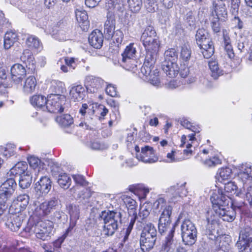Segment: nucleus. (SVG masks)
<instances>
[{
  "label": "nucleus",
  "mask_w": 252,
  "mask_h": 252,
  "mask_svg": "<svg viewBox=\"0 0 252 252\" xmlns=\"http://www.w3.org/2000/svg\"><path fill=\"white\" fill-rule=\"evenodd\" d=\"M185 20L189 29L192 30L195 28V19L192 11H189L186 14Z\"/></svg>",
  "instance_id": "nucleus-53"
},
{
  "label": "nucleus",
  "mask_w": 252,
  "mask_h": 252,
  "mask_svg": "<svg viewBox=\"0 0 252 252\" xmlns=\"http://www.w3.org/2000/svg\"><path fill=\"white\" fill-rule=\"evenodd\" d=\"M238 178L244 183L252 180V167L249 164L243 165L238 173Z\"/></svg>",
  "instance_id": "nucleus-29"
},
{
  "label": "nucleus",
  "mask_w": 252,
  "mask_h": 252,
  "mask_svg": "<svg viewBox=\"0 0 252 252\" xmlns=\"http://www.w3.org/2000/svg\"><path fill=\"white\" fill-rule=\"evenodd\" d=\"M154 63L151 62H144L143 66L141 68V73L145 76V79L147 80L151 84L155 86H158L160 84V80L158 78V69H154Z\"/></svg>",
  "instance_id": "nucleus-11"
},
{
  "label": "nucleus",
  "mask_w": 252,
  "mask_h": 252,
  "mask_svg": "<svg viewBox=\"0 0 252 252\" xmlns=\"http://www.w3.org/2000/svg\"><path fill=\"white\" fill-rule=\"evenodd\" d=\"M28 171V164L26 162L21 161L16 163L12 168L10 169L7 174L12 177L17 176H21L22 175L26 174Z\"/></svg>",
  "instance_id": "nucleus-28"
},
{
  "label": "nucleus",
  "mask_w": 252,
  "mask_h": 252,
  "mask_svg": "<svg viewBox=\"0 0 252 252\" xmlns=\"http://www.w3.org/2000/svg\"><path fill=\"white\" fill-rule=\"evenodd\" d=\"M5 225L12 231H18L22 225L23 217L17 214H8L3 218Z\"/></svg>",
  "instance_id": "nucleus-16"
},
{
  "label": "nucleus",
  "mask_w": 252,
  "mask_h": 252,
  "mask_svg": "<svg viewBox=\"0 0 252 252\" xmlns=\"http://www.w3.org/2000/svg\"><path fill=\"white\" fill-rule=\"evenodd\" d=\"M70 215V220L75 222L79 218L80 209L78 206L69 204L67 207Z\"/></svg>",
  "instance_id": "nucleus-43"
},
{
  "label": "nucleus",
  "mask_w": 252,
  "mask_h": 252,
  "mask_svg": "<svg viewBox=\"0 0 252 252\" xmlns=\"http://www.w3.org/2000/svg\"><path fill=\"white\" fill-rule=\"evenodd\" d=\"M116 20L114 15L109 14L104 26V34L105 38L110 40L113 37L112 34L115 32Z\"/></svg>",
  "instance_id": "nucleus-22"
},
{
  "label": "nucleus",
  "mask_w": 252,
  "mask_h": 252,
  "mask_svg": "<svg viewBox=\"0 0 252 252\" xmlns=\"http://www.w3.org/2000/svg\"><path fill=\"white\" fill-rule=\"evenodd\" d=\"M146 51L145 62L155 63L159 48V42L158 40L148 43L147 45L143 44Z\"/></svg>",
  "instance_id": "nucleus-18"
},
{
  "label": "nucleus",
  "mask_w": 252,
  "mask_h": 252,
  "mask_svg": "<svg viewBox=\"0 0 252 252\" xmlns=\"http://www.w3.org/2000/svg\"><path fill=\"white\" fill-rule=\"evenodd\" d=\"M58 203V199L55 197L44 201L39 205V208H37L35 209L34 214L39 218L47 215L55 209Z\"/></svg>",
  "instance_id": "nucleus-17"
},
{
  "label": "nucleus",
  "mask_w": 252,
  "mask_h": 252,
  "mask_svg": "<svg viewBox=\"0 0 252 252\" xmlns=\"http://www.w3.org/2000/svg\"><path fill=\"white\" fill-rule=\"evenodd\" d=\"M129 8L133 13H137L142 5V0H128Z\"/></svg>",
  "instance_id": "nucleus-51"
},
{
  "label": "nucleus",
  "mask_w": 252,
  "mask_h": 252,
  "mask_svg": "<svg viewBox=\"0 0 252 252\" xmlns=\"http://www.w3.org/2000/svg\"><path fill=\"white\" fill-rule=\"evenodd\" d=\"M107 83L101 78L92 75L87 76L85 80V85L88 93H95L104 87Z\"/></svg>",
  "instance_id": "nucleus-12"
},
{
  "label": "nucleus",
  "mask_w": 252,
  "mask_h": 252,
  "mask_svg": "<svg viewBox=\"0 0 252 252\" xmlns=\"http://www.w3.org/2000/svg\"><path fill=\"white\" fill-rule=\"evenodd\" d=\"M220 6L216 1H214L210 20L212 29L215 33H219L220 31Z\"/></svg>",
  "instance_id": "nucleus-15"
},
{
  "label": "nucleus",
  "mask_w": 252,
  "mask_h": 252,
  "mask_svg": "<svg viewBox=\"0 0 252 252\" xmlns=\"http://www.w3.org/2000/svg\"><path fill=\"white\" fill-rule=\"evenodd\" d=\"M50 90L55 93L54 94L61 96L60 94L63 93L65 90L64 84L63 82L59 80H52L51 82Z\"/></svg>",
  "instance_id": "nucleus-40"
},
{
  "label": "nucleus",
  "mask_w": 252,
  "mask_h": 252,
  "mask_svg": "<svg viewBox=\"0 0 252 252\" xmlns=\"http://www.w3.org/2000/svg\"><path fill=\"white\" fill-rule=\"evenodd\" d=\"M181 219V216L173 224H172L171 219L158 220V231L161 235L165 234L162 240L160 252H172L178 244V240L175 237V227Z\"/></svg>",
  "instance_id": "nucleus-1"
},
{
  "label": "nucleus",
  "mask_w": 252,
  "mask_h": 252,
  "mask_svg": "<svg viewBox=\"0 0 252 252\" xmlns=\"http://www.w3.org/2000/svg\"><path fill=\"white\" fill-rule=\"evenodd\" d=\"M192 52L189 45H184L181 47L180 59L182 63H188L191 58Z\"/></svg>",
  "instance_id": "nucleus-37"
},
{
  "label": "nucleus",
  "mask_w": 252,
  "mask_h": 252,
  "mask_svg": "<svg viewBox=\"0 0 252 252\" xmlns=\"http://www.w3.org/2000/svg\"><path fill=\"white\" fill-rule=\"evenodd\" d=\"M180 76L182 78L187 77L189 73V69L188 67V63H183L181 64V67H179V72Z\"/></svg>",
  "instance_id": "nucleus-62"
},
{
  "label": "nucleus",
  "mask_w": 252,
  "mask_h": 252,
  "mask_svg": "<svg viewBox=\"0 0 252 252\" xmlns=\"http://www.w3.org/2000/svg\"><path fill=\"white\" fill-rule=\"evenodd\" d=\"M137 51L136 48L134 47L133 43H130L127 46L124 52L122 54V57L136 58Z\"/></svg>",
  "instance_id": "nucleus-48"
},
{
  "label": "nucleus",
  "mask_w": 252,
  "mask_h": 252,
  "mask_svg": "<svg viewBox=\"0 0 252 252\" xmlns=\"http://www.w3.org/2000/svg\"><path fill=\"white\" fill-rule=\"evenodd\" d=\"M29 200L30 197L28 194H22L18 195L16 197L15 196L12 201L21 207L20 211H21L26 209L29 204Z\"/></svg>",
  "instance_id": "nucleus-38"
},
{
  "label": "nucleus",
  "mask_w": 252,
  "mask_h": 252,
  "mask_svg": "<svg viewBox=\"0 0 252 252\" xmlns=\"http://www.w3.org/2000/svg\"><path fill=\"white\" fill-rule=\"evenodd\" d=\"M53 221L48 220H38L32 224L29 232L34 233L37 238L45 241L53 235Z\"/></svg>",
  "instance_id": "nucleus-8"
},
{
  "label": "nucleus",
  "mask_w": 252,
  "mask_h": 252,
  "mask_svg": "<svg viewBox=\"0 0 252 252\" xmlns=\"http://www.w3.org/2000/svg\"><path fill=\"white\" fill-rule=\"evenodd\" d=\"M71 180L66 173L60 174L58 176V183L64 189H68L71 185Z\"/></svg>",
  "instance_id": "nucleus-44"
},
{
  "label": "nucleus",
  "mask_w": 252,
  "mask_h": 252,
  "mask_svg": "<svg viewBox=\"0 0 252 252\" xmlns=\"http://www.w3.org/2000/svg\"><path fill=\"white\" fill-rule=\"evenodd\" d=\"M157 239V230L152 223L146 224L141 233L140 245L143 252H148L152 249Z\"/></svg>",
  "instance_id": "nucleus-6"
},
{
  "label": "nucleus",
  "mask_w": 252,
  "mask_h": 252,
  "mask_svg": "<svg viewBox=\"0 0 252 252\" xmlns=\"http://www.w3.org/2000/svg\"><path fill=\"white\" fill-rule=\"evenodd\" d=\"M18 40L17 34L11 31L7 32L4 37V48L10 49Z\"/></svg>",
  "instance_id": "nucleus-35"
},
{
  "label": "nucleus",
  "mask_w": 252,
  "mask_h": 252,
  "mask_svg": "<svg viewBox=\"0 0 252 252\" xmlns=\"http://www.w3.org/2000/svg\"><path fill=\"white\" fill-rule=\"evenodd\" d=\"M32 182V176L30 172H27L26 174L22 175L19 178V187L23 189H27L31 185Z\"/></svg>",
  "instance_id": "nucleus-39"
},
{
  "label": "nucleus",
  "mask_w": 252,
  "mask_h": 252,
  "mask_svg": "<svg viewBox=\"0 0 252 252\" xmlns=\"http://www.w3.org/2000/svg\"><path fill=\"white\" fill-rule=\"evenodd\" d=\"M221 251L228 252L230 250V243H231V238L229 235L221 234Z\"/></svg>",
  "instance_id": "nucleus-50"
},
{
  "label": "nucleus",
  "mask_w": 252,
  "mask_h": 252,
  "mask_svg": "<svg viewBox=\"0 0 252 252\" xmlns=\"http://www.w3.org/2000/svg\"><path fill=\"white\" fill-rule=\"evenodd\" d=\"M178 59V54L174 48L167 50L164 53V60L163 62L177 63Z\"/></svg>",
  "instance_id": "nucleus-41"
},
{
  "label": "nucleus",
  "mask_w": 252,
  "mask_h": 252,
  "mask_svg": "<svg viewBox=\"0 0 252 252\" xmlns=\"http://www.w3.org/2000/svg\"><path fill=\"white\" fill-rule=\"evenodd\" d=\"M195 39L204 58H211L214 53L215 49L208 32L203 28L199 29L195 34Z\"/></svg>",
  "instance_id": "nucleus-5"
},
{
  "label": "nucleus",
  "mask_w": 252,
  "mask_h": 252,
  "mask_svg": "<svg viewBox=\"0 0 252 252\" xmlns=\"http://www.w3.org/2000/svg\"><path fill=\"white\" fill-rule=\"evenodd\" d=\"M20 60L25 63L29 70L32 72L35 71L36 69L35 61L33 54L30 50H24L20 57Z\"/></svg>",
  "instance_id": "nucleus-21"
},
{
  "label": "nucleus",
  "mask_w": 252,
  "mask_h": 252,
  "mask_svg": "<svg viewBox=\"0 0 252 252\" xmlns=\"http://www.w3.org/2000/svg\"><path fill=\"white\" fill-rule=\"evenodd\" d=\"M75 15L79 26L83 31H87L89 27V21L87 12L82 9H77Z\"/></svg>",
  "instance_id": "nucleus-26"
},
{
  "label": "nucleus",
  "mask_w": 252,
  "mask_h": 252,
  "mask_svg": "<svg viewBox=\"0 0 252 252\" xmlns=\"http://www.w3.org/2000/svg\"><path fill=\"white\" fill-rule=\"evenodd\" d=\"M28 161L30 167L33 169H36L40 167L41 164H43L39 158L33 156L29 157L28 158Z\"/></svg>",
  "instance_id": "nucleus-55"
},
{
  "label": "nucleus",
  "mask_w": 252,
  "mask_h": 252,
  "mask_svg": "<svg viewBox=\"0 0 252 252\" xmlns=\"http://www.w3.org/2000/svg\"><path fill=\"white\" fill-rule=\"evenodd\" d=\"M210 200L215 214L213 215L214 219L212 220L211 229L208 233V238L210 240L215 241V244L218 247L217 250L219 252L220 244L219 223V219L220 218V198L218 194L214 193L211 195Z\"/></svg>",
  "instance_id": "nucleus-2"
},
{
  "label": "nucleus",
  "mask_w": 252,
  "mask_h": 252,
  "mask_svg": "<svg viewBox=\"0 0 252 252\" xmlns=\"http://www.w3.org/2000/svg\"><path fill=\"white\" fill-rule=\"evenodd\" d=\"M112 36L113 37L110 39H112L114 43L117 44L118 46L122 43L124 38V34L121 30H116L114 33L112 34Z\"/></svg>",
  "instance_id": "nucleus-56"
},
{
  "label": "nucleus",
  "mask_w": 252,
  "mask_h": 252,
  "mask_svg": "<svg viewBox=\"0 0 252 252\" xmlns=\"http://www.w3.org/2000/svg\"><path fill=\"white\" fill-rule=\"evenodd\" d=\"M52 187V181L49 177L46 176H42L39 180L35 183L34 189L36 193L39 195L47 194Z\"/></svg>",
  "instance_id": "nucleus-19"
},
{
  "label": "nucleus",
  "mask_w": 252,
  "mask_h": 252,
  "mask_svg": "<svg viewBox=\"0 0 252 252\" xmlns=\"http://www.w3.org/2000/svg\"><path fill=\"white\" fill-rule=\"evenodd\" d=\"M79 112L82 116H85L86 115H88L90 116L93 115L95 113L94 104H90L88 105L86 103L82 104Z\"/></svg>",
  "instance_id": "nucleus-45"
},
{
  "label": "nucleus",
  "mask_w": 252,
  "mask_h": 252,
  "mask_svg": "<svg viewBox=\"0 0 252 252\" xmlns=\"http://www.w3.org/2000/svg\"><path fill=\"white\" fill-rule=\"evenodd\" d=\"M181 153L179 151L172 150L171 153L167 154L168 160H166L167 162H179L186 159L185 157H180Z\"/></svg>",
  "instance_id": "nucleus-42"
},
{
  "label": "nucleus",
  "mask_w": 252,
  "mask_h": 252,
  "mask_svg": "<svg viewBox=\"0 0 252 252\" xmlns=\"http://www.w3.org/2000/svg\"><path fill=\"white\" fill-rule=\"evenodd\" d=\"M239 252H251L252 250V217L245 220L241 228L238 241L236 243Z\"/></svg>",
  "instance_id": "nucleus-4"
},
{
  "label": "nucleus",
  "mask_w": 252,
  "mask_h": 252,
  "mask_svg": "<svg viewBox=\"0 0 252 252\" xmlns=\"http://www.w3.org/2000/svg\"><path fill=\"white\" fill-rule=\"evenodd\" d=\"M136 158L145 163H153L158 160L155 151L152 147L146 146L141 148V152L136 154Z\"/></svg>",
  "instance_id": "nucleus-14"
},
{
  "label": "nucleus",
  "mask_w": 252,
  "mask_h": 252,
  "mask_svg": "<svg viewBox=\"0 0 252 252\" xmlns=\"http://www.w3.org/2000/svg\"><path fill=\"white\" fill-rule=\"evenodd\" d=\"M64 239L65 238L62 236L53 243V247L52 246H46L44 248L45 252H59L58 249L61 247Z\"/></svg>",
  "instance_id": "nucleus-49"
},
{
  "label": "nucleus",
  "mask_w": 252,
  "mask_h": 252,
  "mask_svg": "<svg viewBox=\"0 0 252 252\" xmlns=\"http://www.w3.org/2000/svg\"><path fill=\"white\" fill-rule=\"evenodd\" d=\"M52 219L57 223H60L63 220L67 219V216L63 212L56 211L52 215Z\"/></svg>",
  "instance_id": "nucleus-59"
},
{
  "label": "nucleus",
  "mask_w": 252,
  "mask_h": 252,
  "mask_svg": "<svg viewBox=\"0 0 252 252\" xmlns=\"http://www.w3.org/2000/svg\"><path fill=\"white\" fill-rule=\"evenodd\" d=\"M161 68L169 78L175 77L179 72V67L177 63L162 62Z\"/></svg>",
  "instance_id": "nucleus-24"
},
{
  "label": "nucleus",
  "mask_w": 252,
  "mask_h": 252,
  "mask_svg": "<svg viewBox=\"0 0 252 252\" xmlns=\"http://www.w3.org/2000/svg\"><path fill=\"white\" fill-rule=\"evenodd\" d=\"M240 0H231L230 11L232 15H236L239 10Z\"/></svg>",
  "instance_id": "nucleus-64"
},
{
  "label": "nucleus",
  "mask_w": 252,
  "mask_h": 252,
  "mask_svg": "<svg viewBox=\"0 0 252 252\" xmlns=\"http://www.w3.org/2000/svg\"><path fill=\"white\" fill-rule=\"evenodd\" d=\"M220 164V159L219 157L215 156L204 161V164L209 167H215Z\"/></svg>",
  "instance_id": "nucleus-60"
},
{
  "label": "nucleus",
  "mask_w": 252,
  "mask_h": 252,
  "mask_svg": "<svg viewBox=\"0 0 252 252\" xmlns=\"http://www.w3.org/2000/svg\"><path fill=\"white\" fill-rule=\"evenodd\" d=\"M136 217L134 216L133 218H131L130 219V222L126 230L124 231V236L123 238V240L122 241L123 242L125 243L126 241L128 240L129 236L131 232V230L133 229V225L135 222Z\"/></svg>",
  "instance_id": "nucleus-54"
},
{
  "label": "nucleus",
  "mask_w": 252,
  "mask_h": 252,
  "mask_svg": "<svg viewBox=\"0 0 252 252\" xmlns=\"http://www.w3.org/2000/svg\"><path fill=\"white\" fill-rule=\"evenodd\" d=\"M17 184L13 178L7 179L0 186V204H10L16 194Z\"/></svg>",
  "instance_id": "nucleus-7"
},
{
  "label": "nucleus",
  "mask_w": 252,
  "mask_h": 252,
  "mask_svg": "<svg viewBox=\"0 0 252 252\" xmlns=\"http://www.w3.org/2000/svg\"><path fill=\"white\" fill-rule=\"evenodd\" d=\"M10 71L13 83L17 85L21 84L27 73L25 67L21 64L15 63L11 66Z\"/></svg>",
  "instance_id": "nucleus-20"
},
{
  "label": "nucleus",
  "mask_w": 252,
  "mask_h": 252,
  "mask_svg": "<svg viewBox=\"0 0 252 252\" xmlns=\"http://www.w3.org/2000/svg\"><path fill=\"white\" fill-rule=\"evenodd\" d=\"M57 121L62 126L66 127L73 123V119L69 114H64L57 117Z\"/></svg>",
  "instance_id": "nucleus-47"
},
{
  "label": "nucleus",
  "mask_w": 252,
  "mask_h": 252,
  "mask_svg": "<svg viewBox=\"0 0 252 252\" xmlns=\"http://www.w3.org/2000/svg\"><path fill=\"white\" fill-rule=\"evenodd\" d=\"M136 203V201L131 198H128L126 201V205L129 213H132L136 217V213L135 212Z\"/></svg>",
  "instance_id": "nucleus-61"
},
{
  "label": "nucleus",
  "mask_w": 252,
  "mask_h": 252,
  "mask_svg": "<svg viewBox=\"0 0 252 252\" xmlns=\"http://www.w3.org/2000/svg\"><path fill=\"white\" fill-rule=\"evenodd\" d=\"M168 205V204H167L166 201L164 198L159 197L154 202L153 208L154 209L159 211Z\"/></svg>",
  "instance_id": "nucleus-58"
},
{
  "label": "nucleus",
  "mask_w": 252,
  "mask_h": 252,
  "mask_svg": "<svg viewBox=\"0 0 252 252\" xmlns=\"http://www.w3.org/2000/svg\"><path fill=\"white\" fill-rule=\"evenodd\" d=\"M44 30V32L47 34H51L55 39L63 41L67 39V36L65 34V32L63 30H59L57 29V27H51L50 25L45 27H41Z\"/></svg>",
  "instance_id": "nucleus-25"
},
{
  "label": "nucleus",
  "mask_w": 252,
  "mask_h": 252,
  "mask_svg": "<svg viewBox=\"0 0 252 252\" xmlns=\"http://www.w3.org/2000/svg\"><path fill=\"white\" fill-rule=\"evenodd\" d=\"M224 190L225 193H228L227 195L229 196L231 193H234L237 189L236 185H235L234 183L231 181L227 182V183H224Z\"/></svg>",
  "instance_id": "nucleus-57"
},
{
  "label": "nucleus",
  "mask_w": 252,
  "mask_h": 252,
  "mask_svg": "<svg viewBox=\"0 0 252 252\" xmlns=\"http://www.w3.org/2000/svg\"><path fill=\"white\" fill-rule=\"evenodd\" d=\"M122 214L118 210H104L99 214L103 221L102 233L106 237L113 236L122 223Z\"/></svg>",
  "instance_id": "nucleus-3"
},
{
  "label": "nucleus",
  "mask_w": 252,
  "mask_h": 252,
  "mask_svg": "<svg viewBox=\"0 0 252 252\" xmlns=\"http://www.w3.org/2000/svg\"><path fill=\"white\" fill-rule=\"evenodd\" d=\"M31 103L32 106L43 110H46L47 98L42 95H34L30 99Z\"/></svg>",
  "instance_id": "nucleus-32"
},
{
  "label": "nucleus",
  "mask_w": 252,
  "mask_h": 252,
  "mask_svg": "<svg viewBox=\"0 0 252 252\" xmlns=\"http://www.w3.org/2000/svg\"><path fill=\"white\" fill-rule=\"evenodd\" d=\"M63 100L62 99L61 96L51 94L47 97L46 104V110L50 113H58L63 111V107L62 103Z\"/></svg>",
  "instance_id": "nucleus-13"
},
{
  "label": "nucleus",
  "mask_w": 252,
  "mask_h": 252,
  "mask_svg": "<svg viewBox=\"0 0 252 252\" xmlns=\"http://www.w3.org/2000/svg\"><path fill=\"white\" fill-rule=\"evenodd\" d=\"M235 216L234 206L230 196L223 194L221 191V219L224 221L232 222Z\"/></svg>",
  "instance_id": "nucleus-10"
},
{
  "label": "nucleus",
  "mask_w": 252,
  "mask_h": 252,
  "mask_svg": "<svg viewBox=\"0 0 252 252\" xmlns=\"http://www.w3.org/2000/svg\"><path fill=\"white\" fill-rule=\"evenodd\" d=\"M37 82L36 78L33 76L28 77L24 82L23 90L25 94H29L33 93L36 88Z\"/></svg>",
  "instance_id": "nucleus-34"
},
{
  "label": "nucleus",
  "mask_w": 252,
  "mask_h": 252,
  "mask_svg": "<svg viewBox=\"0 0 252 252\" xmlns=\"http://www.w3.org/2000/svg\"><path fill=\"white\" fill-rule=\"evenodd\" d=\"M138 62L136 58L122 57L120 62L121 66L126 70L135 72L137 70V64Z\"/></svg>",
  "instance_id": "nucleus-30"
},
{
  "label": "nucleus",
  "mask_w": 252,
  "mask_h": 252,
  "mask_svg": "<svg viewBox=\"0 0 252 252\" xmlns=\"http://www.w3.org/2000/svg\"><path fill=\"white\" fill-rule=\"evenodd\" d=\"M186 183H184L180 185L177 184L176 185L171 186L169 189L168 192L173 195V198H171L172 201H177L176 198L178 196L179 197L183 196H186L187 193V191L185 189V185Z\"/></svg>",
  "instance_id": "nucleus-27"
},
{
  "label": "nucleus",
  "mask_w": 252,
  "mask_h": 252,
  "mask_svg": "<svg viewBox=\"0 0 252 252\" xmlns=\"http://www.w3.org/2000/svg\"><path fill=\"white\" fill-rule=\"evenodd\" d=\"M209 68L211 71V76L214 79H218L220 75V70L218 63L216 61H211L209 62Z\"/></svg>",
  "instance_id": "nucleus-46"
},
{
  "label": "nucleus",
  "mask_w": 252,
  "mask_h": 252,
  "mask_svg": "<svg viewBox=\"0 0 252 252\" xmlns=\"http://www.w3.org/2000/svg\"><path fill=\"white\" fill-rule=\"evenodd\" d=\"M182 241L185 245L192 246L197 240V229L189 219H185L181 225Z\"/></svg>",
  "instance_id": "nucleus-9"
},
{
  "label": "nucleus",
  "mask_w": 252,
  "mask_h": 252,
  "mask_svg": "<svg viewBox=\"0 0 252 252\" xmlns=\"http://www.w3.org/2000/svg\"><path fill=\"white\" fill-rule=\"evenodd\" d=\"M232 174V170L229 167L221 168V180L225 181L230 179Z\"/></svg>",
  "instance_id": "nucleus-63"
},
{
  "label": "nucleus",
  "mask_w": 252,
  "mask_h": 252,
  "mask_svg": "<svg viewBox=\"0 0 252 252\" xmlns=\"http://www.w3.org/2000/svg\"><path fill=\"white\" fill-rule=\"evenodd\" d=\"M158 212L160 213L158 220L171 219V216L172 212V207L171 205H168Z\"/></svg>",
  "instance_id": "nucleus-52"
},
{
  "label": "nucleus",
  "mask_w": 252,
  "mask_h": 252,
  "mask_svg": "<svg viewBox=\"0 0 252 252\" xmlns=\"http://www.w3.org/2000/svg\"><path fill=\"white\" fill-rule=\"evenodd\" d=\"M88 41L90 44L94 48L100 49L103 44V35L99 30H94L89 35Z\"/></svg>",
  "instance_id": "nucleus-23"
},
{
  "label": "nucleus",
  "mask_w": 252,
  "mask_h": 252,
  "mask_svg": "<svg viewBox=\"0 0 252 252\" xmlns=\"http://www.w3.org/2000/svg\"><path fill=\"white\" fill-rule=\"evenodd\" d=\"M26 43L28 47L32 50H35L37 52H40L43 49L41 41L35 35L29 36L26 39Z\"/></svg>",
  "instance_id": "nucleus-33"
},
{
  "label": "nucleus",
  "mask_w": 252,
  "mask_h": 252,
  "mask_svg": "<svg viewBox=\"0 0 252 252\" xmlns=\"http://www.w3.org/2000/svg\"><path fill=\"white\" fill-rule=\"evenodd\" d=\"M70 96L74 101L83 99L85 96V89L81 85L72 87L70 90Z\"/></svg>",
  "instance_id": "nucleus-31"
},
{
  "label": "nucleus",
  "mask_w": 252,
  "mask_h": 252,
  "mask_svg": "<svg viewBox=\"0 0 252 252\" xmlns=\"http://www.w3.org/2000/svg\"><path fill=\"white\" fill-rule=\"evenodd\" d=\"M223 37L224 51L229 58H233L234 57V53L231 44V40L228 35V32L226 30H223Z\"/></svg>",
  "instance_id": "nucleus-36"
}]
</instances>
